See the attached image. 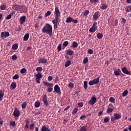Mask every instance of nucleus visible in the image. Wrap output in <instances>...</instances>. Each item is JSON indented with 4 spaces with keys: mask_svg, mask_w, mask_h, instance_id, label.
Listing matches in <instances>:
<instances>
[{
    "mask_svg": "<svg viewBox=\"0 0 131 131\" xmlns=\"http://www.w3.org/2000/svg\"><path fill=\"white\" fill-rule=\"evenodd\" d=\"M113 111H114V108L108 107V108H107V110H106V113L110 114V113H112V112H113Z\"/></svg>",
    "mask_w": 131,
    "mask_h": 131,
    "instance_id": "obj_25",
    "label": "nucleus"
},
{
    "mask_svg": "<svg viewBox=\"0 0 131 131\" xmlns=\"http://www.w3.org/2000/svg\"><path fill=\"white\" fill-rule=\"evenodd\" d=\"M20 5H14L12 6V8L16 11L20 10Z\"/></svg>",
    "mask_w": 131,
    "mask_h": 131,
    "instance_id": "obj_16",
    "label": "nucleus"
},
{
    "mask_svg": "<svg viewBox=\"0 0 131 131\" xmlns=\"http://www.w3.org/2000/svg\"><path fill=\"white\" fill-rule=\"evenodd\" d=\"M97 22H95L93 23L92 27L89 29V31L90 32H95V31H96V30H97Z\"/></svg>",
    "mask_w": 131,
    "mask_h": 131,
    "instance_id": "obj_9",
    "label": "nucleus"
},
{
    "mask_svg": "<svg viewBox=\"0 0 131 131\" xmlns=\"http://www.w3.org/2000/svg\"><path fill=\"white\" fill-rule=\"evenodd\" d=\"M120 71H121V72H122V73H124V74L125 75H127L128 76L131 75V72L127 70V68H126V67L121 68V70H120Z\"/></svg>",
    "mask_w": 131,
    "mask_h": 131,
    "instance_id": "obj_10",
    "label": "nucleus"
},
{
    "mask_svg": "<svg viewBox=\"0 0 131 131\" xmlns=\"http://www.w3.org/2000/svg\"><path fill=\"white\" fill-rule=\"evenodd\" d=\"M74 54L75 52H73V51L71 49H69L66 51V54L69 55V56H72Z\"/></svg>",
    "mask_w": 131,
    "mask_h": 131,
    "instance_id": "obj_18",
    "label": "nucleus"
},
{
    "mask_svg": "<svg viewBox=\"0 0 131 131\" xmlns=\"http://www.w3.org/2000/svg\"><path fill=\"white\" fill-rule=\"evenodd\" d=\"M35 76H36V82L39 84V83H40L39 82V79L42 78V74L41 73L37 72V74H36Z\"/></svg>",
    "mask_w": 131,
    "mask_h": 131,
    "instance_id": "obj_13",
    "label": "nucleus"
},
{
    "mask_svg": "<svg viewBox=\"0 0 131 131\" xmlns=\"http://www.w3.org/2000/svg\"><path fill=\"white\" fill-rule=\"evenodd\" d=\"M12 18V16L11 14H9L7 17H6V20H9V19H11Z\"/></svg>",
    "mask_w": 131,
    "mask_h": 131,
    "instance_id": "obj_60",
    "label": "nucleus"
},
{
    "mask_svg": "<svg viewBox=\"0 0 131 131\" xmlns=\"http://www.w3.org/2000/svg\"><path fill=\"white\" fill-rule=\"evenodd\" d=\"M121 19L123 24H126L127 22V19L126 18H124V17H121Z\"/></svg>",
    "mask_w": 131,
    "mask_h": 131,
    "instance_id": "obj_49",
    "label": "nucleus"
},
{
    "mask_svg": "<svg viewBox=\"0 0 131 131\" xmlns=\"http://www.w3.org/2000/svg\"><path fill=\"white\" fill-rule=\"evenodd\" d=\"M53 90L54 91H53V93H56V94H58V95H61V90L60 89V87L58 86V85H55V86L53 87Z\"/></svg>",
    "mask_w": 131,
    "mask_h": 131,
    "instance_id": "obj_7",
    "label": "nucleus"
},
{
    "mask_svg": "<svg viewBox=\"0 0 131 131\" xmlns=\"http://www.w3.org/2000/svg\"><path fill=\"white\" fill-rule=\"evenodd\" d=\"M20 115H21V113H19L18 109H17V107H15V110L13 111V113H12V115L15 117H19Z\"/></svg>",
    "mask_w": 131,
    "mask_h": 131,
    "instance_id": "obj_12",
    "label": "nucleus"
},
{
    "mask_svg": "<svg viewBox=\"0 0 131 131\" xmlns=\"http://www.w3.org/2000/svg\"><path fill=\"white\" fill-rule=\"evenodd\" d=\"M70 106H67V107H66V108H64L63 109V111H67V110H69L70 109Z\"/></svg>",
    "mask_w": 131,
    "mask_h": 131,
    "instance_id": "obj_62",
    "label": "nucleus"
},
{
    "mask_svg": "<svg viewBox=\"0 0 131 131\" xmlns=\"http://www.w3.org/2000/svg\"><path fill=\"white\" fill-rule=\"evenodd\" d=\"M70 65H71V60H67L66 63H64V68L69 67Z\"/></svg>",
    "mask_w": 131,
    "mask_h": 131,
    "instance_id": "obj_21",
    "label": "nucleus"
},
{
    "mask_svg": "<svg viewBox=\"0 0 131 131\" xmlns=\"http://www.w3.org/2000/svg\"><path fill=\"white\" fill-rule=\"evenodd\" d=\"M18 48V43H15L12 45V50L16 51Z\"/></svg>",
    "mask_w": 131,
    "mask_h": 131,
    "instance_id": "obj_24",
    "label": "nucleus"
},
{
    "mask_svg": "<svg viewBox=\"0 0 131 131\" xmlns=\"http://www.w3.org/2000/svg\"><path fill=\"white\" fill-rule=\"evenodd\" d=\"M47 63V59L45 57H41L38 59V64H46Z\"/></svg>",
    "mask_w": 131,
    "mask_h": 131,
    "instance_id": "obj_15",
    "label": "nucleus"
},
{
    "mask_svg": "<svg viewBox=\"0 0 131 131\" xmlns=\"http://www.w3.org/2000/svg\"><path fill=\"white\" fill-rule=\"evenodd\" d=\"M26 16H22L19 18L20 24H24L26 22Z\"/></svg>",
    "mask_w": 131,
    "mask_h": 131,
    "instance_id": "obj_17",
    "label": "nucleus"
},
{
    "mask_svg": "<svg viewBox=\"0 0 131 131\" xmlns=\"http://www.w3.org/2000/svg\"><path fill=\"white\" fill-rule=\"evenodd\" d=\"M66 22V23H71L72 22L73 23L77 24L78 21L77 19H74L72 17L69 16L67 18Z\"/></svg>",
    "mask_w": 131,
    "mask_h": 131,
    "instance_id": "obj_6",
    "label": "nucleus"
},
{
    "mask_svg": "<svg viewBox=\"0 0 131 131\" xmlns=\"http://www.w3.org/2000/svg\"><path fill=\"white\" fill-rule=\"evenodd\" d=\"M100 77H97V78L92 79L90 81H89V85H94L98 84L100 81Z\"/></svg>",
    "mask_w": 131,
    "mask_h": 131,
    "instance_id": "obj_4",
    "label": "nucleus"
},
{
    "mask_svg": "<svg viewBox=\"0 0 131 131\" xmlns=\"http://www.w3.org/2000/svg\"><path fill=\"white\" fill-rule=\"evenodd\" d=\"M11 59L13 60H16L17 59V56L16 55H12V57H11Z\"/></svg>",
    "mask_w": 131,
    "mask_h": 131,
    "instance_id": "obj_55",
    "label": "nucleus"
},
{
    "mask_svg": "<svg viewBox=\"0 0 131 131\" xmlns=\"http://www.w3.org/2000/svg\"><path fill=\"white\" fill-rule=\"evenodd\" d=\"M0 8L1 9V10H4L7 8V7L6 5H2L1 6V7H0Z\"/></svg>",
    "mask_w": 131,
    "mask_h": 131,
    "instance_id": "obj_57",
    "label": "nucleus"
},
{
    "mask_svg": "<svg viewBox=\"0 0 131 131\" xmlns=\"http://www.w3.org/2000/svg\"><path fill=\"white\" fill-rule=\"evenodd\" d=\"M30 37V35L28 34V33H26V34H25V36H24V41H27L28 40V38Z\"/></svg>",
    "mask_w": 131,
    "mask_h": 131,
    "instance_id": "obj_22",
    "label": "nucleus"
},
{
    "mask_svg": "<svg viewBox=\"0 0 131 131\" xmlns=\"http://www.w3.org/2000/svg\"><path fill=\"white\" fill-rule=\"evenodd\" d=\"M74 86V85H73V83L72 82L69 83V88H73Z\"/></svg>",
    "mask_w": 131,
    "mask_h": 131,
    "instance_id": "obj_54",
    "label": "nucleus"
},
{
    "mask_svg": "<svg viewBox=\"0 0 131 131\" xmlns=\"http://www.w3.org/2000/svg\"><path fill=\"white\" fill-rule=\"evenodd\" d=\"M102 111H100L99 112V113H97V116H101V115H102Z\"/></svg>",
    "mask_w": 131,
    "mask_h": 131,
    "instance_id": "obj_64",
    "label": "nucleus"
},
{
    "mask_svg": "<svg viewBox=\"0 0 131 131\" xmlns=\"http://www.w3.org/2000/svg\"><path fill=\"white\" fill-rule=\"evenodd\" d=\"M68 45H69V41H64V42H63V43L62 44V47H66Z\"/></svg>",
    "mask_w": 131,
    "mask_h": 131,
    "instance_id": "obj_45",
    "label": "nucleus"
},
{
    "mask_svg": "<svg viewBox=\"0 0 131 131\" xmlns=\"http://www.w3.org/2000/svg\"><path fill=\"white\" fill-rule=\"evenodd\" d=\"M83 89H85V90H87V81H83Z\"/></svg>",
    "mask_w": 131,
    "mask_h": 131,
    "instance_id": "obj_41",
    "label": "nucleus"
},
{
    "mask_svg": "<svg viewBox=\"0 0 131 131\" xmlns=\"http://www.w3.org/2000/svg\"><path fill=\"white\" fill-rule=\"evenodd\" d=\"M88 53L91 55L94 53V51H93L92 49H89L88 50Z\"/></svg>",
    "mask_w": 131,
    "mask_h": 131,
    "instance_id": "obj_52",
    "label": "nucleus"
},
{
    "mask_svg": "<svg viewBox=\"0 0 131 131\" xmlns=\"http://www.w3.org/2000/svg\"><path fill=\"white\" fill-rule=\"evenodd\" d=\"M10 36V33H1V39H3Z\"/></svg>",
    "mask_w": 131,
    "mask_h": 131,
    "instance_id": "obj_19",
    "label": "nucleus"
},
{
    "mask_svg": "<svg viewBox=\"0 0 131 131\" xmlns=\"http://www.w3.org/2000/svg\"><path fill=\"white\" fill-rule=\"evenodd\" d=\"M77 106L79 108H81V107H82V106H83V103H82V102L77 103Z\"/></svg>",
    "mask_w": 131,
    "mask_h": 131,
    "instance_id": "obj_46",
    "label": "nucleus"
},
{
    "mask_svg": "<svg viewBox=\"0 0 131 131\" xmlns=\"http://www.w3.org/2000/svg\"><path fill=\"white\" fill-rule=\"evenodd\" d=\"M36 127H34V123H32L30 125V130H33V129H35Z\"/></svg>",
    "mask_w": 131,
    "mask_h": 131,
    "instance_id": "obj_31",
    "label": "nucleus"
},
{
    "mask_svg": "<svg viewBox=\"0 0 131 131\" xmlns=\"http://www.w3.org/2000/svg\"><path fill=\"white\" fill-rule=\"evenodd\" d=\"M16 86H17V85L16 84V83L12 82L11 83V89H12V90L15 89Z\"/></svg>",
    "mask_w": 131,
    "mask_h": 131,
    "instance_id": "obj_27",
    "label": "nucleus"
},
{
    "mask_svg": "<svg viewBox=\"0 0 131 131\" xmlns=\"http://www.w3.org/2000/svg\"><path fill=\"white\" fill-rule=\"evenodd\" d=\"M18 78H19V76L17 74H16L12 77V79H13L14 80H16L18 79Z\"/></svg>",
    "mask_w": 131,
    "mask_h": 131,
    "instance_id": "obj_48",
    "label": "nucleus"
},
{
    "mask_svg": "<svg viewBox=\"0 0 131 131\" xmlns=\"http://www.w3.org/2000/svg\"><path fill=\"white\" fill-rule=\"evenodd\" d=\"M61 50V43H60L59 45H58V46H57V51L58 52H60Z\"/></svg>",
    "mask_w": 131,
    "mask_h": 131,
    "instance_id": "obj_50",
    "label": "nucleus"
},
{
    "mask_svg": "<svg viewBox=\"0 0 131 131\" xmlns=\"http://www.w3.org/2000/svg\"><path fill=\"white\" fill-rule=\"evenodd\" d=\"M87 129V128L86 126H82V127H81L80 128V131H86Z\"/></svg>",
    "mask_w": 131,
    "mask_h": 131,
    "instance_id": "obj_40",
    "label": "nucleus"
},
{
    "mask_svg": "<svg viewBox=\"0 0 131 131\" xmlns=\"http://www.w3.org/2000/svg\"><path fill=\"white\" fill-rule=\"evenodd\" d=\"M100 15L97 14V12H95L93 15V19L94 20H97L99 17Z\"/></svg>",
    "mask_w": 131,
    "mask_h": 131,
    "instance_id": "obj_28",
    "label": "nucleus"
},
{
    "mask_svg": "<svg viewBox=\"0 0 131 131\" xmlns=\"http://www.w3.org/2000/svg\"><path fill=\"white\" fill-rule=\"evenodd\" d=\"M53 77L52 76H50L48 77H47V80H49V81H52Z\"/></svg>",
    "mask_w": 131,
    "mask_h": 131,
    "instance_id": "obj_56",
    "label": "nucleus"
},
{
    "mask_svg": "<svg viewBox=\"0 0 131 131\" xmlns=\"http://www.w3.org/2000/svg\"><path fill=\"white\" fill-rule=\"evenodd\" d=\"M26 71H27V70L25 68H22L20 71H19V72H20L21 74H23L26 73Z\"/></svg>",
    "mask_w": 131,
    "mask_h": 131,
    "instance_id": "obj_42",
    "label": "nucleus"
},
{
    "mask_svg": "<svg viewBox=\"0 0 131 131\" xmlns=\"http://www.w3.org/2000/svg\"><path fill=\"white\" fill-rule=\"evenodd\" d=\"M109 120H110V119H108L107 117H105V118H103V123H107L108 122Z\"/></svg>",
    "mask_w": 131,
    "mask_h": 131,
    "instance_id": "obj_44",
    "label": "nucleus"
},
{
    "mask_svg": "<svg viewBox=\"0 0 131 131\" xmlns=\"http://www.w3.org/2000/svg\"><path fill=\"white\" fill-rule=\"evenodd\" d=\"M96 102H97V100L96 99L95 96H92L91 99L88 102L89 105H91V106H94V104L96 103Z\"/></svg>",
    "mask_w": 131,
    "mask_h": 131,
    "instance_id": "obj_11",
    "label": "nucleus"
},
{
    "mask_svg": "<svg viewBox=\"0 0 131 131\" xmlns=\"http://www.w3.org/2000/svg\"><path fill=\"white\" fill-rule=\"evenodd\" d=\"M126 11L129 12L130 11H131V5L130 6L127 7V9H126ZM130 17H131V13L130 14Z\"/></svg>",
    "mask_w": 131,
    "mask_h": 131,
    "instance_id": "obj_51",
    "label": "nucleus"
},
{
    "mask_svg": "<svg viewBox=\"0 0 131 131\" xmlns=\"http://www.w3.org/2000/svg\"><path fill=\"white\" fill-rule=\"evenodd\" d=\"M108 6L106 4H103L101 6V9L102 10H105L108 8Z\"/></svg>",
    "mask_w": 131,
    "mask_h": 131,
    "instance_id": "obj_26",
    "label": "nucleus"
},
{
    "mask_svg": "<svg viewBox=\"0 0 131 131\" xmlns=\"http://www.w3.org/2000/svg\"><path fill=\"white\" fill-rule=\"evenodd\" d=\"M83 62V64H86L87 62H89V58L86 57L84 58Z\"/></svg>",
    "mask_w": 131,
    "mask_h": 131,
    "instance_id": "obj_47",
    "label": "nucleus"
},
{
    "mask_svg": "<svg viewBox=\"0 0 131 131\" xmlns=\"http://www.w3.org/2000/svg\"><path fill=\"white\" fill-rule=\"evenodd\" d=\"M22 10L23 11H26L27 10V8L24 5H20V10Z\"/></svg>",
    "mask_w": 131,
    "mask_h": 131,
    "instance_id": "obj_30",
    "label": "nucleus"
},
{
    "mask_svg": "<svg viewBox=\"0 0 131 131\" xmlns=\"http://www.w3.org/2000/svg\"><path fill=\"white\" fill-rule=\"evenodd\" d=\"M121 119V115L117 114V113H114V117H111V121H113V123L116 122V120H119Z\"/></svg>",
    "mask_w": 131,
    "mask_h": 131,
    "instance_id": "obj_5",
    "label": "nucleus"
},
{
    "mask_svg": "<svg viewBox=\"0 0 131 131\" xmlns=\"http://www.w3.org/2000/svg\"><path fill=\"white\" fill-rule=\"evenodd\" d=\"M99 0H90V2L92 3H98Z\"/></svg>",
    "mask_w": 131,
    "mask_h": 131,
    "instance_id": "obj_63",
    "label": "nucleus"
},
{
    "mask_svg": "<svg viewBox=\"0 0 131 131\" xmlns=\"http://www.w3.org/2000/svg\"><path fill=\"white\" fill-rule=\"evenodd\" d=\"M42 67H38L37 68H36V71L37 72H42Z\"/></svg>",
    "mask_w": 131,
    "mask_h": 131,
    "instance_id": "obj_38",
    "label": "nucleus"
},
{
    "mask_svg": "<svg viewBox=\"0 0 131 131\" xmlns=\"http://www.w3.org/2000/svg\"><path fill=\"white\" fill-rule=\"evenodd\" d=\"M54 14H55V18L52 20V23L53 24H54V26H53L54 29H56V28H57L58 27L57 24L59 20V17L60 16V12L58 7L56 6L55 7Z\"/></svg>",
    "mask_w": 131,
    "mask_h": 131,
    "instance_id": "obj_1",
    "label": "nucleus"
},
{
    "mask_svg": "<svg viewBox=\"0 0 131 131\" xmlns=\"http://www.w3.org/2000/svg\"><path fill=\"white\" fill-rule=\"evenodd\" d=\"M42 32L43 33H52V26L49 24H47L42 28Z\"/></svg>",
    "mask_w": 131,
    "mask_h": 131,
    "instance_id": "obj_2",
    "label": "nucleus"
},
{
    "mask_svg": "<svg viewBox=\"0 0 131 131\" xmlns=\"http://www.w3.org/2000/svg\"><path fill=\"white\" fill-rule=\"evenodd\" d=\"M102 36H103L102 33H97V35H96L97 39L102 38Z\"/></svg>",
    "mask_w": 131,
    "mask_h": 131,
    "instance_id": "obj_37",
    "label": "nucleus"
},
{
    "mask_svg": "<svg viewBox=\"0 0 131 131\" xmlns=\"http://www.w3.org/2000/svg\"><path fill=\"white\" fill-rule=\"evenodd\" d=\"M43 83L45 86L49 87V88H47V92L48 93H52V91H53L52 88L53 87V83L47 82L46 81H43Z\"/></svg>",
    "mask_w": 131,
    "mask_h": 131,
    "instance_id": "obj_3",
    "label": "nucleus"
},
{
    "mask_svg": "<svg viewBox=\"0 0 131 131\" xmlns=\"http://www.w3.org/2000/svg\"><path fill=\"white\" fill-rule=\"evenodd\" d=\"M27 106V103L26 102H24V103H22V104L21 105V107L22 109L26 108V107Z\"/></svg>",
    "mask_w": 131,
    "mask_h": 131,
    "instance_id": "obj_32",
    "label": "nucleus"
},
{
    "mask_svg": "<svg viewBox=\"0 0 131 131\" xmlns=\"http://www.w3.org/2000/svg\"><path fill=\"white\" fill-rule=\"evenodd\" d=\"M114 74H115V76H125V74H122V73H121V71H120L119 69H116V70H115V71H114Z\"/></svg>",
    "mask_w": 131,
    "mask_h": 131,
    "instance_id": "obj_8",
    "label": "nucleus"
},
{
    "mask_svg": "<svg viewBox=\"0 0 131 131\" xmlns=\"http://www.w3.org/2000/svg\"><path fill=\"white\" fill-rule=\"evenodd\" d=\"M89 13H90V11L89 10H86L84 11L83 12V16H87L89 14Z\"/></svg>",
    "mask_w": 131,
    "mask_h": 131,
    "instance_id": "obj_35",
    "label": "nucleus"
},
{
    "mask_svg": "<svg viewBox=\"0 0 131 131\" xmlns=\"http://www.w3.org/2000/svg\"><path fill=\"white\" fill-rule=\"evenodd\" d=\"M85 118H86V116L82 115L80 117V120H83Z\"/></svg>",
    "mask_w": 131,
    "mask_h": 131,
    "instance_id": "obj_61",
    "label": "nucleus"
},
{
    "mask_svg": "<svg viewBox=\"0 0 131 131\" xmlns=\"http://www.w3.org/2000/svg\"><path fill=\"white\" fill-rule=\"evenodd\" d=\"M42 102H43V105L46 106V107L49 105V102H48L47 100V95H43V97H42Z\"/></svg>",
    "mask_w": 131,
    "mask_h": 131,
    "instance_id": "obj_14",
    "label": "nucleus"
},
{
    "mask_svg": "<svg viewBox=\"0 0 131 131\" xmlns=\"http://www.w3.org/2000/svg\"><path fill=\"white\" fill-rule=\"evenodd\" d=\"M34 27L35 29H38V27H39V25L38 24H35L34 25Z\"/></svg>",
    "mask_w": 131,
    "mask_h": 131,
    "instance_id": "obj_59",
    "label": "nucleus"
},
{
    "mask_svg": "<svg viewBox=\"0 0 131 131\" xmlns=\"http://www.w3.org/2000/svg\"><path fill=\"white\" fill-rule=\"evenodd\" d=\"M118 22H119V20L117 18H116L115 19V25L114 26H117L118 24Z\"/></svg>",
    "mask_w": 131,
    "mask_h": 131,
    "instance_id": "obj_58",
    "label": "nucleus"
},
{
    "mask_svg": "<svg viewBox=\"0 0 131 131\" xmlns=\"http://www.w3.org/2000/svg\"><path fill=\"white\" fill-rule=\"evenodd\" d=\"M77 111H78V108L77 107L74 108V110H72V115L76 114V113H77Z\"/></svg>",
    "mask_w": 131,
    "mask_h": 131,
    "instance_id": "obj_34",
    "label": "nucleus"
},
{
    "mask_svg": "<svg viewBox=\"0 0 131 131\" xmlns=\"http://www.w3.org/2000/svg\"><path fill=\"white\" fill-rule=\"evenodd\" d=\"M41 131H52L49 128V127H46V126H42L41 128Z\"/></svg>",
    "mask_w": 131,
    "mask_h": 131,
    "instance_id": "obj_20",
    "label": "nucleus"
},
{
    "mask_svg": "<svg viewBox=\"0 0 131 131\" xmlns=\"http://www.w3.org/2000/svg\"><path fill=\"white\" fill-rule=\"evenodd\" d=\"M3 96H5V92H4L3 90H0V101H2Z\"/></svg>",
    "mask_w": 131,
    "mask_h": 131,
    "instance_id": "obj_23",
    "label": "nucleus"
},
{
    "mask_svg": "<svg viewBox=\"0 0 131 131\" xmlns=\"http://www.w3.org/2000/svg\"><path fill=\"white\" fill-rule=\"evenodd\" d=\"M108 102H110V103L114 104L115 103V98L114 97H110L108 99Z\"/></svg>",
    "mask_w": 131,
    "mask_h": 131,
    "instance_id": "obj_33",
    "label": "nucleus"
},
{
    "mask_svg": "<svg viewBox=\"0 0 131 131\" xmlns=\"http://www.w3.org/2000/svg\"><path fill=\"white\" fill-rule=\"evenodd\" d=\"M78 46V45L76 41H74V42L72 43V48H76Z\"/></svg>",
    "mask_w": 131,
    "mask_h": 131,
    "instance_id": "obj_36",
    "label": "nucleus"
},
{
    "mask_svg": "<svg viewBox=\"0 0 131 131\" xmlns=\"http://www.w3.org/2000/svg\"><path fill=\"white\" fill-rule=\"evenodd\" d=\"M10 126L14 127L15 126H16V122L14 121H11L10 122Z\"/></svg>",
    "mask_w": 131,
    "mask_h": 131,
    "instance_id": "obj_29",
    "label": "nucleus"
},
{
    "mask_svg": "<svg viewBox=\"0 0 131 131\" xmlns=\"http://www.w3.org/2000/svg\"><path fill=\"white\" fill-rule=\"evenodd\" d=\"M40 105V103H39V102L36 101L35 102V108H38Z\"/></svg>",
    "mask_w": 131,
    "mask_h": 131,
    "instance_id": "obj_39",
    "label": "nucleus"
},
{
    "mask_svg": "<svg viewBox=\"0 0 131 131\" xmlns=\"http://www.w3.org/2000/svg\"><path fill=\"white\" fill-rule=\"evenodd\" d=\"M51 12L50 11H48L45 14V17H47L48 16H49L50 15H51Z\"/></svg>",
    "mask_w": 131,
    "mask_h": 131,
    "instance_id": "obj_53",
    "label": "nucleus"
},
{
    "mask_svg": "<svg viewBox=\"0 0 131 131\" xmlns=\"http://www.w3.org/2000/svg\"><path fill=\"white\" fill-rule=\"evenodd\" d=\"M128 93V92L127 91V90H125L124 92H122V97H125L126 96H127Z\"/></svg>",
    "mask_w": 131,
    "mask_h": 131,
    "instance_id": "obj_43",
    "label": "nucleus"
}]
</instances>
